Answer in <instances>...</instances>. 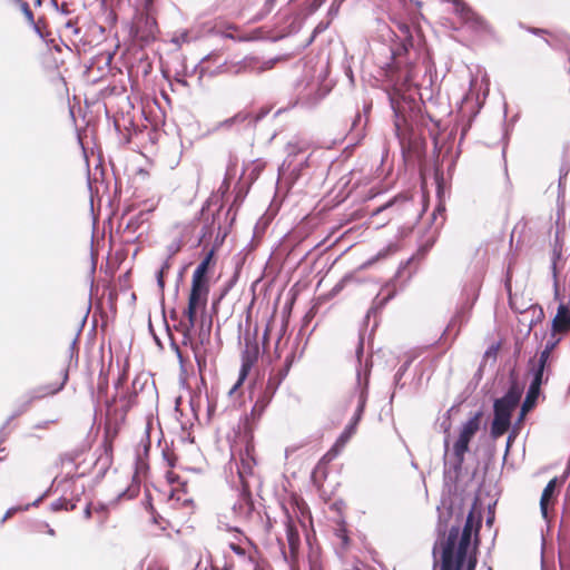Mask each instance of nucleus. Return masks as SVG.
<instances>
[{
  "mask_svg": "<svg viewBox=\"0 0 570 570\" xmlns=\"http://www.w3.org/2000/svg\"><path fill=\"white\" fill-rule=\"evenodd\" d=\"M439 511V520L435 528L436 540L433 544L432 549H436V557L439 558V563L444 564L445 560L452 562V564L458 566V570H475L478 564V550L472 548H465L464 556L459 561H454L456 548H454L455 541L459 538L460 525H452L448 531V521L452 517V508H449L445 513Z\"/></svg>",
  "mask_w": 570,
  "mask_h": 570,
  "instance_id": "obj_1",
  "label": "nucleus"
},
{
  "mask_svg": "<svg viewBox=\"0 0 570 570\" xmlns=\"http://www.w3.org/2000/svg\"><path fill=\"white\" fill-rule=\"evenodd\" d=\"M370 373L371 370L367 364L365 365L364 377L362 376L363 374L361 367L356 370V383L351 395L352 399H356V409L350 423L337 438L334 445L335 448L344 446L356 432V428L362 420L367 402Z\"/></svg>",
  "mask_w": 570,
  "mask_h": 570,
  "instance_id": "obj_2",
  "label": "nucleus"
},
{
  "mask_svg": "<svg viewBox=\"0 0 570 570\" xmlns=\"http://www.w3.org/2000/svg\"><path fill=\"white\" fill-rule=\"evenodd\" d=\"M43 48L41 49V65L51 76L52 80H59L65 83L61 68L66 58L72 55V50L63 38H41Z\"/></svg>",
  "mask_w": 570,
  "mask_h": 570,
  "instance_id": "obj_3",
  "label": "nucleus"
},
{
  "mask_svg": "<svg viewBox=\"0 0 570 570\" xmlns=\"http://www.w3.org/2000/svg\"><path fill=\"white\" fill-rule=\"evenodd\" d=\"M315 38H306L296 42L294 46H289L288 48H284L283 52L279 55L272 57L267 60H261L258 57L246 56L244 59L235 63L234 73L238 75L242 72H257L261 73L263 71L272 69L277 62L283 60H288L293 56L301 53L304 49L312 45Z\"/></svg>",
  "mask_w": 570,
  "mask_h": 570,
  "instance_id": "obj_4",
  "label": "nucleus"
},
{
  "mask_svg": "<svg viewBox=\"0 0 570 570\" xmlns=\"http://www.w3.org/2000/svg\"><path fill=\"white\" fill-rule=\"evenodd\" d=\"M68 370L62 371V381L60 384H47L42 386H38L33 390L28 391L17 403L12 414L7 419V421L3 423L2 428L0 429V444L6 440L7 434H3L4 429L9 425V423L14 420L16 417L22 415L26 413L31 404L39 399H42L47 395H53L58 392H60L67 381H68Z\"/></svg>",
  "mask_w": 570,
  "mask_h": 570,
  "instance_id": "obj_5",
  "label": "nucleus"
},
{
  "mask_svg": "<svg viewBox=\"0 0 570 570\" xmlns=\"http://www.w3.org/2000/svg\"><path fill=\"white\" fill-rule=\"evenodd\" d=\"M480 528H481V515L475 517L474 514V505L466 515L465 523L463 529L459 531L458 541L454 543V548H456L454 561L461 560L464 556L465 548H470L473 543L474 550H478L480 546Z\"/></svg>",
  "mask_w": 570,
  "mask_h": 570,
  "instance_id": "obj_6",
  "label": "nucleus"
},
{
  "mask_svg": "<svg viewBox=\"0 0 570 570\" xmlns=\"http://www.w3.org/2000/svg\"><path fill=\"white\" fill-rule=\"evenodd\" d=\"M450 441L449 438H444V478L451 481H456L462 471L465 453L469 451V445L455 441L453 445L452 458L449 459Z\"/></svg>",
  "mask_w": 570,
  "mask_h": 570,
  "instance_id": "obj_7",
  "label": "nucleus"
},
{
  "mask_svg": "<svg viewBox=\"0 0 570 570\" xmlns=\"http://www.w3.org/2000/svg\"><path fill=\"white\" fill-rule=\"evenodd\" d=\"M523 389L517 382L512 381L505 394L493 402V416L511 420L514 409L518 406Z\"/></svg>",
  "mask_w": 570,
  "mask_h": 570,
  "instance_id": "obj_8",
  "label": "nucleus"
},
{
  "mask_svg": "<svg viewBox=\"0 0 570 570\" xmlns=\"http://www.w3.org/2000/svg\"><path fill=\"white\" fill-rule=\"evenodd\" d=\"M415 38H396L390 46L391 59L394 67L400 68L403 63L413 61L417 56L414 43Z\"/></svg>",
  "mask_w": 570,
  "mask_h": 570,
  "instance_id": "obj_9",
  "label": "nucleus"
},
{
  "mask_svg": "<svg viewBox=\"0 0 570 570\" xmlns=\"http://www.w3.org/2000/svg\"><path fill=\"white\" fill-rule=\"evenodd\" d=\"M453 8L470 30L482 33L490 31L487 22L462 0H454Z\"/></svg>",
  "mask_w": 570,
  "mask_h": 570,
  "instance_id": "obj_10",
  "label": "nucleus"
},
{
  "mask_svg": "<svg viewBox=\"0 0 570 570\" xmlns=\"http://www.w3.org/2000/svg\"><path fill=\"white\" fill-rule=\"evenodd\" d=\"M253 449L250 445H246L245 452L240 454V463L237 466V472L239 479L242 481V492L240 495L247 503H252V493L249 490V485L245 481L246 476L253 474V469L255 465V459L252 453Z\"/></svg>",
  "mask_w": 570,
  "mask_h": 570,
  "instance_id": "obj_11",
  "label": "nucleus"
},
{
  "mask_svg": "<svg viewBox=\"0 0 570 570\" xmlns=\"http://www.w3.org/2000/svg\"><path fill=\"white\" fill-rule=\"evenodd\" d=\"M390 106L394 112V125L400 130L402 124L406 122V112L412 109L413 100L401 94L399 90L389 92Z\"/></svg>",
  "mask_w": 570,
  "mask_h": 570,
  "instance_id": "obj_12",
  "label": "nucleus"
},
{
  "mask_svg": "<svg viewBox=\"0 0 570 570\" xmlns=\"http://www.w3.org/2000/svg\"><path fill=\"white\" fill-rule=\"evenodd\" d=\"M480 286H481V281L478 278L474 281V283L470 286V289H469V291H471V293L473 295L472 303L465 304L455 313V315L451 318V321L446 327V332H452L455 328V334H458L461 326L468 322L472 306L479 296Z\"/></svg>",
  "mask_w": 570,
  "mask_h": 570,
  "instance_id": "obj_13",
  "label": "nucleus"
},
{
  "mask_svg": "<svg viewBox=\"0 0 570 570\" xmlns=\"http://www.w3.org/2000/svg\"><path fill=\"white\" fill-rule=\"evenodd\" d=\"M145 11L137 14L135 28L136 36L140 33L141 36H155L157 31V22L155 17L151 13L153 3L146 6L144 3Z\"/></svg>",
  "mask_w": 570,
  "mask_h": 570,
  "instance_id": "obj_14",
  "label": "nucleus"
},
{
  "mask_svg": "<svg viewBox=\"0 0 570 570\" xmlns=\"http://www.w3.org/2000/svg\"><path fill=\"white\" fill-rule=\"evenodd\" d=\"M257 335V326L254 330V333H250L249 330H246L244 333V350L242 351V362L248 364H255L259 357V346L256 342Z\"/></svg>",
  "mask_w": 570,
  "mask_h": 570,
  "instance_id": "obj_15",
  "label": "nucleus"
},
{
  "mask_svg": "<svg viewBox=\"0 0 570 570\" xmlns=\"http://www.w3.org/2000/svg\"><path fill=\"white\" fill-rule=\"evenodd\" d=\"M209 293L208 277L193 274L188 299L206 305Z\"/></svg>",
  "mask_w": 570,
  "mask_h": 570,
  "instance_id": "obj_16",
  "label": "nucleus"
},
{
  "mask_svg": "<svg viewBox=\"0 0 570 570\" xmlns=\"http://www.w3.org/2000/svg\"><path fill=\"white\" fill-rule=\"evenodd\" d=\"M483 412L478 411L472 417H470L465 423H463L460 434L458 438V442H461L465 445H469L475 433L480 429L481 419H482Z\"/></svg>",
  "mask_w": 570,
  "mask_h": 570,
  "instance_id": "obj_17",
  "label": "nucleus"
},
{
  "mask_svg": "<svg viewBox=\"0 0 570 570\" xmlns=\"http://www.w3.org/2000/svg\"><path fill=\"white\" fill-rule=\"evenodd\" d=\"M200 306H205V305L200 304L198 302H193V301L188 299L187 308L184 312V314L187 317V321L180 322V324H179V328L183 332V336H184V343H186L187 340H190L191 331L195 327V323H196L197 308Z\"/></svg>",
  "mask_w": 570,
  "mask_h": 570,
  "instance_id": "obj_18",
  "label": "nucleus"
},
{
  "mask_svg": "<svg viewBox=\"0 0 570 570\" xmlns=\"http://www.w3.org/2000/svg\"><path fill=\"white\" fill-rule=\"evenodd\" d=\"M150 210H141L138 214L128 218L125 225V233L134 236L138 234V237L142 235L144 225L148 222Z\"/></svg>",
  "mask_w": 570,
  "mask_h": 570,
  "instance_id": "obj_19",
  "label": "nucleus"
},
{
  "mask_svg": "<svg viewBox=\"0 0 570 570\" xmlns=\"http://www.w3.org/2000/svg\"><path fill=\"white\" fill-rule=\"evenodd\" d=\"M291 366H292V355L286 357L285 364L281 368H278L276 372H274L269 375V379L266 383V387L272 390V393H276L279 385L287 376Z\"/></svg>",
  "mask_w": 570,
  "mask_h": 570,
  "instance_id": "obj_20",
  "label": "nucleus"
},
{
  "mask_svg": "<svg viewBox=\"0 0 570 570\" xmlns=\"http://www.w3.org/2000/svg\"><path fill=\"white\" fill-rule=\"evenodd\" d=\"M562 483L558 478L551 479L548 484L544 487L541 499H540V510L542 515L546 518L548 514V503L552 501L556 497L557 489L559 484Z\"/></svg>",
  "mask_w": 570,
  "mask_h": 570,
  "instance_id": "obj_21",
  "label": "nucleus"
},
{
  "mask_svg": "<svg viewBox=\"0 0 570 570\" xmlns=\"http://www.w3.org/2000/svg\"><path fill=\"white\" fill-rule=\"evenodd\" d=\"M540 394H541V390L529 385L527 394H525V399L521 405V411H520V415L518 419V423L523 420V417L525 416V414L528 412L532 411L537 406L538 399H539Z\"/></svg>",
  "mask_w": 570,
  "mask_h": 570,
  "instance_id": "obj_22",
  "label": "nucleus"
},
{
  "mask_svg": "<svg viewBox=\"0 0 570 570\" xmlns=\"http://www.w3.org/2000/svg\"><path fill=\"white\" fill-rule=\"evenodd\" d=\"M286 539L291 553L294 556L297 553L301 544L299 533L292 518L287 517L286 520Z\"/></svg>",
  "mask_w": 570,
  "mask_h": 570,
  "instance_id": "obj_23",
  "label": "nucleus"
},
{
  "mask_svg": "<svg viewBox=\"0 0 570 570\" xmlns=\"http://www.w3.org/2000/svg\"><path fill=\"white\" fill-rule=\"evenodd\" d=\"M434 180L436 186V196L439 198V205L436 207L438 212H444V205L442 204L443 198L446 194V183L444 179L443 169L440 166H435L434 169Z\"/></svg>",
  "mask_w": 570,
  "mask_h": 570,
  "instance_id": "obj_24",
  "label": "nucleus"
},
{
  "mask_svg": "<svg viewBox=\"0 0 570 570\" xmlns=\"http://www.w3.org/2000/svg\"><path fill=\"white\" fill-rule=\"evenodd\" d=\"M275 393H272V390L265 386V390L259 393L257 400L252 409L250 415L255 417H259L265 409L268 406L271 401L273 400Z\"/></svg>",
  "mask_w": 570,
  "mask_h": 570,
  "instance_id": "obj_25",
  "label": "nucleus"
},
{
  "mask_svg": "<svg viewBox=\"0 0 570 570\" xmlns=\"http://www.w3.org/2000/svg\"><path fill=\"white\" fill-rule=\"evenodd\" d=\"M397 291L393 287L384 297L380 298L379 295L373 299L372 306L365 315L364 322L367 323L371 316H375L384 306L396 296Z\"/></svg>",
  "mask_w": 570,
  "mask_h": 570,
  "instance_id": "obj_26",
  "label": "nucleus"
},
{
  "mask_svg": "<svg viewBox=\"0 0 570 570\" xmlns=\"http://www.w3.org/2000/svg\"><path fill=\"white\" fill-rule=\"evenodd\" d=\"M529 316H530V320H529V327L527 330V335L530 334V332L532 331L534 325H537L538 323H541L543 321V318H544L543 308L538 304H533V305L529 306L528 308L524 309V317L529 318Z\"/></svg>",
  "mask_w": 570,
  "mask_h": 570,
  "instance_id": "obj_27",
  "label": "nucleus"
},
{
  "mask_svg": "<svg viewBox=\"0 0 570 570\" xmlns=\"http://www.w3.org/2000/svg\"><path fill=\"white\" fill-rule=\"evenodd\" d=\"M546 368L547 364H541V362L537 361L535 365L531 370L532 380L530 382V386L541 390L542 384L548 381V377H544Z\"/></svg>",
  "mask_w": 570,
  "mask_h": 570,
  "instance_id": "obj_28",
  "label": "nucleus"
},
{
  "mask_svg": "<svg viewBox=\"0 0 570 570\" xmlns=\"http://www.w3.org/2000/svg\"><path fill=\"white\" fill-rule=\"evenodd\" d=\"M216 252V246H213L204 256L202 262L198 264L196 269L194 271L195 275L208 277L209 267L214 262V256Z\"/></svg>",
  "mask_w": 570,
  "mask_h": 570,
  "instance_id": "obj_29",
  "label": "nucleus"
},
{
  "mask_svg": "<svg viewBox=\"0 0 570 570\" xmlns=\"http://www.w3.org/2000/svg\"><path fill=\"white\" fill-rule=\"evenodd\" d=\"M511 420H504L501 417L493 416V421L491 424V435L493 439H498L503 435L510 428Z\"/></svg>",
  "mask_w": 570,
  "mask_h": 570,
  "instance_id": "obj_30",
  "label": "nucleus"
},
{
  "mask_svg": "<svg viewBox=\"0 0 570 570\" xmlns=\"http://www.w3.org/2000/svg\"><path fill=\"white\" fill-rule=\"evenodd\" d=\"M112 58L114 53H111L110 51L100 53L96 57L95 61L91 62V65L88 68V71L92 72L95 67H97L100 71H102L105 68L108 69Z\"/></svg>",
  "mask_w": 570,
  "mask_h": 570,
  "instance_id": "obj_31",
  "label": "nucleus"
},
{
  "mask_svg": "<svg viewBox=\"0 0 570 570\" xmlns=\"http://www.w3.org/2000/svg\"><path fill=\"white\" fill-rule=\"evenodd\" d=\"M560 338L554 335L552 338V334L550 335V338L547 341L544 348L540 352L538 361L541 362V364H548L549 357L551 352L556 348V346L559 344Z\"/></svg>",
  "mask_w": 570,
  "mask_h": 570,
  "instance_id": "obj_32",
  "label": "nucleus"
},
{
  "mask_svg": "<svg viewBox=\"0 0 570 570\" xmlns=\"http://www.w3.org/2000/svg\"><path fill=\"white\" fill-rule=\"evenodd\" d=\"M286 150H287V157L284 159L283 164L278 168L279 174L291 168L292 157L297 155V153L299 151V148L294 144H287Z\"/></svg>",
  "mask_w": 570,
  "mask_h": 570,
  "instance_id": "obj_33",
  "label": "nucleus"
},
{
  "mask_svg": "<svg viewBox=\"0 0 570 570\" xmlns=\"http://www.w3.org/2000/svg\"><path fill=\"white\" fill-rule=\"evenodd\" d=\"M170 267H171V262L169 261V258H166L164 261V263L161 264L160 268L156 273L157 285L161 292L165 288V275L168 273Z\"/></svg>",
  "mask_w": 570,
  "mask_h": 570,
  "instance_id": "obj_34",
  "label": "nucleus"
},
{
  "mask_svg": "<svg viewBox=\"0 0 570 570\" xmlns=\"http://www.w3.org/2000/svg\"><path fill=\"white\" fill-rule=\"evenodd\" d=\"M229 121H234L235 125L246 122L248 127H253V115L247 111H239L230 117Z\"/></svg>",
  "mask_w": 570,
  "mask_h": 570,
  "instance_id": "obj_35",
  "label": "nucleus"
},
{
  "mask_svg": "<svg viewBox=\"0 0 570 570\" xmlns=\"http://www.w3.org/2000/svg\"><path fill=\"white\" fill-rule=\"evenodd\" d=\"M253 366H254L253 364L242 362L240 370L238 373V380L230 392L238 389L244 383V381L247 379Z\"/></svg>",
  "mask_w": 570,
  "mask_h": 570,
  "instance_id": "obj_36",
  "label": "nucleus"
},
{
  "mask_svg": "<svg viewBox=\"0 0 570 570\" xmlns=\"http://www.w3.org/2000/svg\"><path fill=\"white\" fill-rule=\"evenodd\" d=\"M432 570H458V566L455 564L454 567V564H452V562H449L448 560H445L444 564L440 566L439 558L436 557V549H432Z\"/></svg>",
  "mask_w": 570,
  "mask_h": 570,
  "instance_id": "obj_37",
  "label": "nucleus"
},
{
  "mask_svg": "<svg viewBox=\"0 0 570 570\" xmlns=\"http://www.w3.org/2000/svg\"><path fill=\"white\" fill-rule=\"evenodd\" d=\"M214 220H215V218L213 217L212 222H206L203 225L202 230H200V236L198 239V245L203 244L207 238L212 237L213 232H214Z\"/></svg>",
  "mask_w": 570,
  "mask_h": 570,
  "instance_id": "obj_38",
  "label": "nucleus"
},
{
  "mask_svg": "<svg viewBox=\"0 0 570 570\" xmlns=\"http://www.w3.org/2000/svg\"><path fill=\"white\" fill-rule=\"evenodd\" d=\"M21 10H22L23 14L26 16V18L28 19V21L31 24H33V29H35V32L37 33V36H43L40 31V28L35 23L33 13L27 2L21 3Z\"/></svg>",
  "mask_w": 570,
  "mask_h": 570,
  "instance_id": "obj_39",
  "label": "nucleus"
},
{
  "mask_svg": "<svg viewBox=\"0 0 570 570\" xmlns=\"http://www.w3.org/2000/svg\"><path fill=\"white\" fill-rule=\"evenodd\" d=\"M105 452H106V458L105 459L99 458L96 461V465H100V469H99L98 475H97L98 479H101L105 476L106 471L108 470L109 464H110V458L108 455V450L106 449Z\"/></svg>",
  "mask_w": 570,
  "mask_h": 570,
  "instance_id": "obj_40",
  "label": "nucleus"
},
{
  "mask_svg": "<svg viewBox=\"0 0 570 570\" xmlns=\"http://www.w3.org/2000/svg\"><path fill=\"white\" fill-rule=\"evenodd\" d=\"M51 510L60 511V510H73L76 508L75 504H69L68 500L65 498H60L51 503Z\"/></svg>",
  "mask_w": 570,
  "mask_h": 570,
  "instance_id": "obj_41",
  "label": "nucleus"
},
{
  "mask_svg": "<svg viewBox=\"0 0 570 570\" xmlns=\"http://www.w3.org/2000/svg\"><path fill=\"white\" fill-rule=\"evenodd\" d=\"M183 247V240L180 238L175 239L167 246V252L169 261L171 262V258L181 249Z\"/></svg>",
  "mask_w": 570,
  "mask_h": 570,
  "instance_id": "obj_42",
  "label": "nucleus"
},
{
  "mask_svg": "<svg viewBox=\"0 0 570 570\" xmlns=\"http://www.w3.org/2000/svg\"><path fill=\"white\" fill-rule=\"evenodd\" d=\"M410 365H411V361L407 360L397 368V371L394 375V384L396 386L400 385V382H401L402 377L404 376V374L407 372Z\"/></svg>",
  "mask_w": 570,
  "mask_h": 570,
  "instance_id": "obj_43",
  "label": "nucleus"
},
{
  "mask_svg": "<svg viewBox=\"0 0 570 570\" xmlns=\"http://www.w3.org/2000/svg\"><path fill=\"white\" fill-rule=\"evenodd\" d=\"M97 390H98V396L99 397H102V396H105L107 394V390H108L107 377H102L100 375Z\"/></svg>",
  "mask_w": 570,
  "mask_h": 570,
  "instance_id": "obj_44",
  "label": "nucleus"
},
{
  "mask_svg": "<svg viewBox=\"0 0 570 570\" xmlns=\"http://www.w3.org/2000/svg\"><path fill=\"white\" fill-rule=\"evenodd\" d=\"M401 197L396 196V197H393L392 199H390L389 202H386L385 204H383L382 206L377 207L374 212H373V216L375 215H379L380 213L386 210L387 208L392 207Z\"/></svg>",
  "mask_w": 570,
  "mask_h": 570,
  "instance_id": "obj_45",
  "label": "nucleus"
},
{
  "mask_svg": "<svg viewBox=\"0 0 570 570\" xmlns=\"http://www.w3.org/2000/svg\"><path fill=\"white\" fill-rule=\"evenodd\" d=\"M57 422H58L57 419L43 420V421H40V422H37L36 424H33L32 429L33 430H46L49 428L50 424H53Z\"/></svg>",
  "mask_w": 570,
  "mask_h": 570,
  "instance_id": "obj_46",
  "label": "nucleus"
},
{
  "mask_svg": "<svg viewBox=\"0 0 570 570\" xmlns=\"http://www.w3.org/2000/svg\"><path fill=\"white\" fill-rule=\"evenodd\" d=\"M209 336H210V325L206 330L204 327H202L199 331V334H198L199 343L204 344L205 342H208Z\"/></svg>",
  "mask_w": 570,
  "mask_h": 570,
  "instance_id": "obj_47",
  "label": "nucleus"
},
{
  "mask_svg": "<svg viewBox=\"0 0 570 570\" xmlns=\"http://www.w3.org/2000/svg\"><path fill=\"white\" fill-rule=\"evenodd\" d=\"M322 98H323V96H318V98L315 101H309L306 99V95H303L302 92H299L297 102H299L304 107H306V106L311 107V106L315 105Z\"/></svg>",
  "mask_w": 570,
  "mask_h": 570,
  "instance_id": "obj_48",
  "label": "nucleus"
},
{
  "mask_svg": "<svg viewBox=\"0 0 570 570\" xmlns=\"http://www.w3.org/2000/svg\"><path fill=\"white\" fill-rule=\"evenodd\" d=\"M440 428L445 433V436L450 439L451 421L449 420V417L442 419V421L440 422Z\"/></svg>",
  "mask_w": 570,
  "mask_h": 570,
  "instance_id": "obj_49",
  "label": "nucleus"
},
{
  "mask_svg": "<svg viewBox=\"0 0 570 570\" xmlns=\"http://www.w3.org/2000/svg\"><path fill=\"white\" fill-rule=\"evenodd\" d=\"M344 1L345 0H333L328 9L330 14H337Z\"/></svg>",
  "mask_w": 570,
  "mask_h": 570,
  "instance_id": "obj_50",
  "label": "nucleus"
},
{
  "mask_svg": "<svg viewBox=\"0 0 570 570\" xmlns=\"http://www.w3.org/2000/svg\"><path fill=\"white\" fill-rule=\"evenodd\" d=\"M351 278H352V277H351L350 275L344 276V277H343V278H342V279H341V281H340V282H338V283L333 287V292H334V293H338V292H341V291L344 288L345 284H346L347 282H350V281H351Z\"/></svg>",
  "mask_w": 570,
  "mask_h": 570,
  "instance_id": "obj_51",
  "label": "nucleus"
},
{
  "mask_svg": "<svg viewBox=\"0 0 570 570\" xmlns=\"http://www.w3.org/2000/svg\"><path fill=\"white\" fill-rule=\"evenodd\" d=\"M18 511H23L22 507H12V508L8 509L0 522L1 523L6 522L10 517H12Z\"/></svg>",
  "mask_w": 570,
  "mask_h": 570,
  "instance_id": "obj_52",
  "label": "nucleus"
},
{
  "mask_svg": "<svg viewBox=\"0 0 570 570\" xmlns=\"http://www.w3.org/2000/svg\"><path fill=\"white\" fill-rule=\"evenodd\" d=\"M412 261H413V257H410L406 262H404L400 265V267L394 276V279L401 277V275L403 274V271L411 264Z\"/></svg>",
  "mask_w": 570,
  "mask_h": 570,
  "instance_id": "obj_53",
  "label": "nucleus"
},
{
  "mask_svg": "<svg viewBox=\"0 0 570 570\" xmlns=\"http://www.w3.org/2000/svg\"><path fill=\"white\" fill-rule=\"evenodd\" d=\"M80 333H81V327L78 330L76 337L72 340V342L70 344V358L73 357V354L77 350V342H78V336L80 335Z\"/></svg>",
  "mask_w": 570,
  "mask_h": 570,
  "instance_id": "obj_54",
  "label": "nucleus"
},
{
  "mask_svg": "<svg viewBox=\"0 0 570 570\" xmlns=\"http://www.w3.org/2000/svg\"><path fill=\"white\" fill-rule=\"evenodd\" d=\"M268 114V110H262L257 115H253V127L256 126V124L262 120L266 115Z\"/></svg>",
  "mask_w": 570,
  "mask_h": 570,
  "instance_id": "obj_55",
  "label": "nucleus"
},
{
  "mask_svg": "<svg viewBox=\"0 0 570 570\" xmlns=\"http://www.w3.org/2000/svg\"><path fill=\"white\" fill-rule=\"evenodd\" d=\"M229 548L232 549V551H233L234 553H236V554H238V556H242V557H243V556H245V550H244L242 547H239L238 544H236V543H230V544H229Z\"/></svg>",
  "mask_w": 570,
  "mask_h": 570,
  "instance_id": "obj_56",
  "label": "nucleus"
},
{
  "mask_svg": "<svg viewBox=\"0 0 570 570\" xmlns=\"http://www.w3.org/2000/svg\"><path fill=\"white\" fill-rule=\"evenodd\" d=\"M363 351H364V343H363V338H361L358 342L357 348H356V357H357V361L360 364H361V356L363 355Z\"/></svg>",
  "mask_w": 570,
  "mask_h": 570,
  "instance_id": "obj_57",
  "label": "nucleus"
},
{
  "mask_svg": "<svg viewBox=\"0 0 570 570\" xmlns=\"http://www.w3.org/2000/svg\"><path fill=\"white\" fill-rule=\"evenodd\" d=\"M47 493L48 492L46 491L42 495H40L38 499H36L31 504H27V505L22 507V510L23 511L28 510L31 505L37 507L43 500V498L47 495Z\"/></svg>",
  "mask_w": 570,
  "mask_h": 570,
  "instance_id": "obj_58",
  "label": "nucleus"
},
{
  "mask_svg": "<svg viewBox=\"0 0 570 570\" xmlns=\"http://www.w3.org/2000/svg\"><path fill=\"white\" fill-rule=\"evenodd\" d=\"M135 397H136V393L129 394L128 396H124V399H126V401H127L125 411H128L132 406V404L135 402Z\"/></svg>",
  "mask_w": 570,
  "mask_h": 570,
  "instance_id": "obj_59",
  "label": "nucleus"
},
{
  "mask_svg": "<svg viewBox=\"0 0 570 570\" xmlns=\"http://www.w3.org/2000/svg\"><path fill=\"white\" fill-rule=\"evenodd\" d=\"M234 125H235V122H234V121H229V118H228V119H225V120L220 121V122L217 125L216 129H220V128H230V127H232V126H234Z\"/></svg>",
  "mask_w": 570,
  "mask_h": 570,
  "instance_id": "obj_60",
  "label": "nucleus"
},
{
  "mask_svg": "<svg viewBox=\"0 0 570 570\" xmlns=\"http://www.w3.org/2000/svg\"><path fill=\"white\" fill-rule=\"evenodd\" d=\"M306 166V159L304 161H301L294 169L293 173H295L296 177L299 176L302 169Z\"/></svg>",
  "mask_w": 570,
  "mask_h": 570,
  "instance_id": "obj_61",
  "label": "nucleus"
},
{
  "mask_svg": "<svg viewBox=\"0 0 570 570\" xmlns=\"http://www.w3.org/2000/svg\"><path fill=\"white\" fill-rule=\"evenodd\" d=\"M167 480L169 483H175V482H178L179 480V476L173 472H168L167 473Z\"/></svg>",
  "mask_w": 570,
  "mask_h": 570,
  "instance_id": "obj_62",
  "label": "nucleus"
},
{
  "mask_svg": "<svg viewBox=\"0 0 570 570\" xmlns=\"http://www.w3.org/2000/svg\"><path fill=\"white\" fill-rule=\"evenodd\" d=\"M188 38H171V42L176 45L177 47H180Z\"/></svg>",
  "mask_w": 570,
  "mask_h": 570,
  "instance_id": "obj_63",
  "label": "nucleus"
},
{
  "mask_svg": "<svg viewBox=\"0 0 570 570\" xmlns=\"http://www.w3.org/2000/svg\"><path fill=\"white\" fill-rule=\"evenodd\" d=\"M125 382V377L121 375L117 379V381L114 383V386L116 390L120 389Z\"/></svg>",
  "mask_w": 570,
  "mask_h": 570,
  "instance_id": "obj_64",
  "label": "nucleus"
}]
</instances>
